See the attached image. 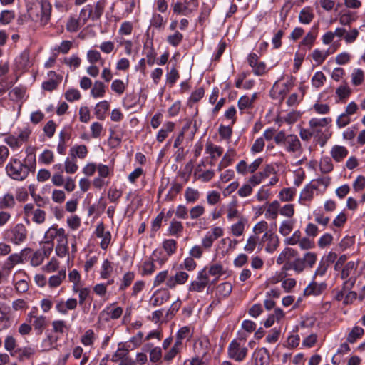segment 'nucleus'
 <instances>
[{
	"instance_id": "obj_3",
	"label": "nucleus",
	"mask_w": 365,
	"mask_h": 365,
	"mask_svg": "<svg viewBox=\"0 0 365 365\" xmlns=\"http://www.w3.org/2000/svg\"><path fill=\"white\" fill-rule=\"evenodd\" d=\"M247 348L241 346L236 339L230 342L227 349L229 357L236 361H243L247 355Z\"/></svg>"
},
{
	"instance_id": "obj_56",
	"label": "nucleus",
	"mask_w": 365,
	"mask_h": 365,
	"mask_svg": "<svg viewBox=\"0 0 365 365\" xmlns=\"http://www.w3.org/2000/svg\"><path fill=\"white\" fill-rule=\"evenodd\" d=\"M113 270L111 263L108 259H105L102 264V270L101 272V277L103 279H107L110 277Z\"/></svg>"
},
{
	"instance_id": "obj_51",
	"label": "nucleus",
	"mask_w": 365,
	"mask_h": 365,
	"mask_svg": "<svg viewBox=\"0 0 365 365\" xmlns=\"http://www.w3.org/2000/svg\"><path fill=\"white\" fill-rule=\"evenodd\" d=\"M16 346V341L12 336H7L4 341V348L10 352L11 356H14V349Z\"/></svg>"
},
{
	"instance_id": "obj_28",
	"label": "nucleus",
	"mask_w": 365,
	"mask_h": 365,
	"mask_svg": "<svg viewBox=\"0 0 365 365\" xmlns=\"http://www.w3.org/2000/svg\"><path fill=\"white\" fill-rule=\"evenodd\" d=\"M109 103L107 101H103L96 104L95 107V114L97 118L103 120L106 112L109 109Z\"/></svg>"
},
{
	"instance_id": "obj_20",
	"label": "nucleus",
	"mask_w": 365,
	"mask_h": 365,
	"mask_svg": "<svg viewBox=\"0 0 365 365\" xmlns=\"http://www.w3.org/2000/svg\"><path fill=\"white\" fill-rule=\"evenodd\" d=\"M317 182H310L307 186L302 190L300 194V200L309 201L313 198L314 191L317 190Z\"/></svg>"
},
{
	"instance_id": "obj_49",
	"label": "nucleus",
	"mask_w": 365,
	"mask_h": 365,
	"mask_svg": "<svg viewBox=\"0 0 365 365\" xmlns=\"http://www.w3.org/2000/svg\"><path fill=\"white\" fill-rule=\"evenodd\" d=\"M208 274L216 277V279L212 282V284H215L218 277L223 274V267L220 264H212L209 268Z\"/></svg>"
},
{
	"instance_id": "obj_16",
	"label": "nucleus",
	"mask_w": 365,
	"mask_h": 365,
	"mask_svg": "<svg viewBox=\"0 0 365 365\" xmlns=\"http://www.w3.org/2000/svg\"><path fill=\"white\" fill-rule=\"evenodd\" d=\"M253 356L255 357L256 365H264L265 363L269 361L270 358L269 351L264 347L256 349Z\"/></svg>"
},
{
	"instance_id": "obj_36",
	"label": "nucleus",
	"mask_w": 365,
	"mask_h": 365,
	"mask_svg": "<svg viewBox=\"0 0 365 365\" xmlns=\"http://www.w3.org/2000/svg\"><path fill=\"white\" fill-rule=\"evenodd\" d=\"M246 222L247 220L245 218L240 217L239 221L231 227L232 235L237 237L242 235L244 232L245 225Z\"/></svg>"
},
{
	"instance_id": "obj_33",
	"label": "nucleus",
	"mask_w": 365,
	"mask_h": 365,
	"mask_svg": "<svg viewBox=\"0 0 365 365\" xmlns=\"http://www.w3.org/2000/svg\"><path fill=\"white\" fill-rule=\"evenodd\" d=\"M155 258H149L146 259L142 265V275L148 276L151 275L155 270V265L154 264Z\"/></svg>"
},
{
	"instance_id": "obj_12",
	"label": "nucleus",
	"mask_w": 365,
	"mask_h": 365,
	"mask_svg": "<svg viewBox=\"0 0 365 365\" xmlns=\"http://www.w3.org/2000/svg\"><path fill=\"white\" fill-rule=\"evenodd\" d=\"M189 275L183 271L177 272L175 276L170 277L166 281V286L170 289L175 287L177 284H183L188 279Z\"/></svg>"
},
{
	"instance_id": "obj_31",
	"label": "nucleus",
	"mask_w": 365,
	"mask_h": 365,
	"mask_svg": "<svg viewBox=\"0 0 365 365\" xmlns=\"http://www.w3.org/2000/svg\"><path fill=\"white\" fill-rule=\"evenodd\" d=\"M279 209V202L277 200H274L270 204L268 205L267 209L266 210L265 217L267 218H272L273 220L276 219L278 215V212Z\"/></svg>"
},
{
	"instance_id": "obj_50",
	"label": "nucleus",
	"mask_w": 365,
	"mask_h": 365,
	"mask_svg": "<svg viewBox=\"0 0 365 365\" xmlns=\"http://www.w3.org/2000/svg\"><path fill=\"white\" fill-rule=\"evenodd\" d=\"M26 90L23 87H15L9 93L12 101H19L24 96Z\"/></svg>"
},
{
	"instance_id": "obj_11",
	"label": "nucleus",
	"mask_w": 365,
	"mask_h": 365,
	"mask_svg": "<svg viewBox=\"0 0 365 365\" xmlns=\"http://www.w3.org/2000/svg\"><path fill=\"white\" fill-rule=\"evenodd\" d=\"M29 317V322L32 323L36 334L41 335L47 324L46 317L44 316H35L32 313H30Z\"/></svg>"
},
{
	"instance_id": "obj_37",
	"label": "nucleus",
	"mask_w": 365,
	"mask_h": 365,
	"mask_svg": "<svg viewBox=\"0 0 365 365\" xmlns=\"http://www.w3.org/2000/svg\"><path fill=\"white\" fill-rule=\"evenodd\" d=\"M87 153V148L84 145L76 146L70 150V154L74 159L77 157L79 158H84L86 156Z\"/></svg>"
},
{
	"instance_id": "obj_15",
	"label": "nucleus",
	"mask_w": 365,
	"mask_h": 365,
	"mask_svg": "<svg viewBox=\"0 0 365 365\" xmlns=\"http://www.w3.org/2000/svg\"><path fill=\"white\" fill-rule=\"evenodd\" d=\"M306 266L303 261V259L301 257H296L294 260L292 262H287L283 265V269L289 270L293 269L297 273L302 272Z\"/></svg>"
},
{
	"instance_id": "obj_14",
	"label": "nucleus",
	"mask_w": 365,
	"mask_h": 365,
	"mask_svg": "<svg viewBox=\"0 0 365 365\" xmlns=\"http://www.w3.org/2000/svg\"><path fill=\"white\" fill-rule=\"evenodd\" d=\"M358 268V262L350 261L347 262L341 269V278L346 279L351 277H356V273Z\"/></svg>"
},
{
	"instance_id": "obj_32",
	"label": "nucleus",
	"mask_w": 365,
	"mask_h": 365,
	"mask_svg": "<svg viewBox=\"0 0 365 365\" xmlns=\"http://www.w3.org/2000/svg\"><path fill=\"white\" fill-rule=\"evenodd\" d=\"M93 14V6L90 4L86 5L81 10L79 14L78 19L81 22V25L86 24L88 20L91 18Z\"/></svg>"
},
{
	"instance_id": "obj_52",
	"label": "nucleus",
	"mask_w": 365,
	"mask_h": 365,
	"mask_svg": "<svg viewBox=\"0 0 365 365\" xmlns=\"http://www.w3.org/2000/svg\"><path fill=\"white\" fill-rule=\"evenodd\" d=\"M299 89L302 91V96L300 97L299 96V95L297 93H292L289 96V98L287 101V104L289 106H296L302 100V98L304 96V93H305V90H304V88H303L302 87Z\"/></svg>"
},
{
	"instance_id": "obj_17",
	"label": "nucleus",
	"mask_w": 365,
	"mask_h": 365,
	"mask_svg": "<svg viewBox=\"0 0 365 365\" xmlns=\"http://www.w3.org/2000/svg\"><path fill=\"white\" fill-rule=\"evenodd\" d=\"M364 334V329L359 326H354L348 333L346 341L350 344L355 343L357 340L361 339Z\"/></svg>"
},
{
	"instance_id": "obj_40",
	"label": "nucleus",
	"mask_w": 365,
	"mask_h": 365,
	"mask_svg": "<svg viewBox=\"0 0 365 365\" xmlns=\"http://www.w3.org/2000/svg\"><path fill=\"white\" fill-rule=\"evenodd\" d=\"M31 250L30 248L24 249L20 254H13L11 255L7 259L10 261L14 265H16L19 263H21L23 262V257L27 253H31Z\"/></svg>"
},
{
	"instance_id": "obj_18",
	"label": "nucleus",
	"mask_w": 365,
	"mask_h": 365,
	"mask_svg": "<svg viewBox=\"0 0 365 365\" xmlns=\"http://www.w3.org/2000/svg\"><path fill=\"white\" fill-rule=\"evenodd\" d=\"M327 284L325 283L318 284L315 282H311L304 289L306 295H319L325 290Z\"/></svg>"
},
{
	"instance_id": "obj_29",
	"label": "nucleus",
	"mask_w": 365,
	"mask_h": 365,
	"mask_svg": "<svg viewBox=\"0 0 365 365\" xmlns=\"http://www.w3.org/2000/svg\"><path fill=\"white\" fill-rule=\"evenodd\" d=\"M183 231V226L181 222L173 220L168 227L169 235L179 237Z\"/></svg>"
},
{
	"instance_id": "obj_63",
	"label": "nucleus",
	"mask_w": 365,
	"mask_h": 365,
	"mask_svg": "<svg viewBox=\"0 0 365 365\" xmlns=\"http://www.w3.org/2000/svg\"><path fill=\"white\" fill-rule=\"evenodd\" d=\"M53 160V153L50 150H45L39 157L40 162L44 164H51Z\"/></svg>"
},
{
	"instance_id": "obj_27",
	"label": "nucleus",
	"mask_w": 365,
	"mask_h": 365,
	"mask_svg": "<svg viewBox=\"0 0 365 365\" xmlns=\"http://www.w3.org/2000/svg\"><path fill=\"white\" fill-rule=\"evenodd\" d=\"M314 18L312 10L309 7L302 9L299 15V20L301 23L308 24Z\"/></svg>"
},
{
	"instance_id": "obj_7",
	"label": "nucleus",
	"mask_w": 365,
	"mask_h": 365,
	"mask_svg": "<svg viewBox=\"0 0 365 365\" xmlns=\"http://www.w3.org/2000/svg\"><path fill=\"white\" fill-rule=\"evenodd\" d=\"M170 292L166 289L156 290L150 299V304L153 307H158L166 302L170 298Z\"/></svg>"
},
{
	"instance_id": "obj_19",
	"label": "nucleus",
	"mask_w": 365,
	"mask_h": 365,
	"mask_svg": "<svg viewBox=\"0 0 365 365\" xmlns=\"http://www.w3.org/2000/svg\"><path fill=\"white\" fill-rule=\"evenodd\" d=\"M330 153L336 162H341L348 155V150L344 146L334 145Z\"/></svg>"
},
{
	"instance_id": "obj_47",
	"label": "nucleus",
	"mask_w": 365,
	"mask_h": 365,
	"mask_svg": "<svg viewBox=\"0 0 365 365\" xmlns=\"http://www.w3.org/2000/svg\"><path fill=\"white\" fill-rule=\"evenodd\" d=\"M81 26V22L78 19L71 16L66 23V29L70 32H76Z\"/></svg>"
},
{
	"instance_id": "obj_8",
	"label": "nucleus",
	"mask_w": 365,
	"mask_h": 365,
	"mask_svg": "<svg viewBox=\"0 0 365 365\" xmlns=\"http://www.w3.org/2000/svg\"><path fill=\"white\" fill-rule=\"evenodd\" d=\"M262 242H267L265 247V250L269 253L274 252L279 245L277 235L269 232H267L264 234L262 238Z\"/></svg>"
},
{
	"instance_id": "obj_5",
	"label": "nucleus",
	"mask_w": 365,
	"mask_h": 365,
	"mask_svg": "<svg viewBox=\"0 0 365 365\" xmlns=\"http://www.w3.org/2000/svg\"><path fill=\"white\" fill-rule=\"evenodd\" d=\"M208 282L209 279L206 269L205 268L198 272L197 279L190 284L189 291L200 292L208 284Z\"/></svg>"
},
{
	"instance_id": "obj_64",
	"label": "nucleus",
	"mask_w": 365,
	"mask_h": 365,
	"mask_svg": "<svg viewBox=\"0 0 365 365\" xmlns=\"http://www.w3.org/2000/svg\"><path fill=\"white\" fill-rule=\"evenodd\" d=\"M205 207L202 205H196L190 209V217L192 220H195L205 213Z\"/></svg>"
},
{
	"instance_id": "obj_39",
	"label": "nucleus",
	"mask_w": 365,
	"mask_h": 365,
	"mask_svg": "<svg viewBox=\"0 0 365 365\" xmlns=\"http://www.w3.org/2000/svg\"><path fill=\"white\" fill-rule=\"evenodd\" d=\"M105 85L101 81H96L91 91V95L94 98L103 97L105 94Z\"/></svg>"
},
{
	"instance_id": "obj_45",
	"label": "nucleus",
	"mask_w": 365,
	"mask_h": 365,
	"mask_svg": "<svg viewBox=\"0 0 365 365\" xmlns=\"http://www.w3.org/2000/svg\"><path fill=\"white\" fill-rule=\"evenodd\" d=\"M206 153H209L211 155V158H215V155L217 156H220L222 154L223 149L220 146L214 145L212 143H207L205 147Z\"/></svg>"
},
{
	"instance_id": "obj_38",
	"label": "nucleus",
	"mask_w": 365,
	"mask_h": 365,
	"mask_svg": "<svg viewBox=\"0 0 365 365\" xmlns=\"http://www.w3.org/2000/svg\"><path fill=\"white\" fill-rule=\"evenodd\" d=\"M364 79V73L362 69L357 68L354 70L351 73V83L354 86H358L362 84Z\"/></svg>"
},
{
	"instance_id": "obj_53",
	"label": "nucleus",
	"mask_w": 365,
	"mask_h": 365,
	"mask_svg": "<svg viewBox=\"0 0 365 365\" xmlns=\"http://www.w3.org/2000/svg\"><path fill=\"white\" fill-rule=\"evenodd\" d=\"M95 339V334L92 329L87 330L81 336V341L85 346H91Z\"/></svg>"
},
{
	"instance_id": "obj_2",
	"label": "nucleus",
	"mask_w": 365,
	"mask_h": 365,
	"mask_svg": "<svg viewBox=\"0 0 365 365\" xmlns=\"http://www.w3.org/2000/svg\"><path fill=\"white\" fill-rule=\"evenodd\" d=\"M27 233L26 227L19 223L6 232V238L15 245H20L27 238Z\"/></svg>"
},
{
	"instance_id": "obj_10",
	"label": "nucleus",
	"mask_w": 365,
	"mask_h": 365,
	"mask_svg": "<svg viewBox=\"0 0 365 365\" xmlns=\"http://www.w3.org/2000/svg\"><path fill=\"white\" fill-rule=\"evenodd\" d=\"M274 173L272 165H267L262 171L257 173L249 179V182L253 186L259 184L264 178L269 177L272 173Z\"/></svg>"
},
{
	"instance_id": "obj_46",
	"label": "nucleus",
	"mask_w": 365,
	"mask_h": 365,
	"mask_svg": "<svg viewBox=\"0 0 365 365\" xmlns=\"http://www.w3.org/2000/svg\"><path fill=\"white\" fill-rule=\"evenodd\" d=\"M66 277V271L62 270L56 275H53L50 277L48 284L51 287H56L61 284L62 280Z\"/></svg>"
},
{
	"instance_id": "obj_23",
	"label": "nucleus",
	"mask_w": 365,
	"mask_h": 365,
	"mask_svg": "<svg viewBox=\"0 0 365 365\" xmlns=\"http://www.w3.org/2000/svg\"><path fill=\"white\" fill-rule=\"evenodd\" d=\"M16 202L12 194L7 193L0 197V210L12 209L15 206Z\"/></svg>"
},
{
	"instance_id": "obj_30",
	"label": "nucleus",
	"mask_w": 365,
	"mask_h": 365,
	"mask_svg": "<svg viewBox=\"0 0 365 365\" xmlns=\"http://www.w3.org/2000/svg\"><path fill=\"white\" fill-rule=\"evenodd\" d=\"M351 93V90L347 85L346 82L339 86L336 89V94L340 101H344L349 97Z\"/></svg>"
},
{
	"instance_id": "obj_62",
	"label": "nucleus",
	"mask_w": 365,
	"mask_h": 365,
	"mask_svg": "<svg viewBox=\"0 0 365 365\" xmlns=\"http://www.w3.org/2000/svg\"><path fill=\"white\" fill-rule=\"evenodd\" d=\"M14 19V13L12 11L4 10L0 15V23L1 24H8Z\"/></svg>"
},
{
	"instance_id": "obj_24",
	"label": "nucleus",
	"mask_w": 365,
	"mask_h": 365,
	"mask_svg": "<svg viewBox=\"0 0 365 365\" xmlns=\"http://www.w3.org/2000/svg\"><path fill=\"white\" fill-rule=\"evenodd\" d=\"M210 346V341L207 337L203 336L200 338L195 343V349L198 351L199 354L205 356L207 354Z\"/></svg>"
},
{
	"instance_id": "obj_44",
	"label": "nucleus",
	"mask_w": 365,
	"mask_h": 365,
	"mask_svg": "<svg viewBox=\"0 0 365 365\" xmlns=\"http://www.w3.org/2000/svg\"><path fill=\"white\" fill-rule=\"evenodd\" d=\"M319 168L321 172L323 173H328L331 172L334 168L331 158L329 157H324L322 158L319 163Z\"/></svg>"
},
{
	"instance_id": "obj_22",
	"label": "nucleus",
	"mask_w": 365,
	"mask_h": 365,
	"mask_svg": "<svg viewBox=\"0 0 365 365\" xmlns=\"http://www.w3.org/2000/svg\"><path fill=\"white\" fill-rule=\"evenodd\" d=\"M16 63L19 69H25L31 66L29 51L24 50L16 59Z\"/></svg>"
},
{
	"instance_id": "obj_55",
	"label": "nucleus",
	"mask_w": 365,
	"mask_h": 365,
	"mask_svg": "<svg viewBox=\"0 0 365 365\" xmlns=\"http://www.w3.org/2000/svg\"><path fill=\"white\" fill-rule=\"evenodd\" d=\"M305 266L312 268L317 262V255L314 252H308L302 257Z\"/></svg>"
},
{
	"instance_id": "obj_35",
	"label": "nucleus",
	"mask_w": 365,
	"mask_h": 365,
	"mask_svg": "<svg viewBox=\"0 0 365 365\" xmlns=\"http://www.w3.org/2000/svg\"><path fill=\"white\" fill-rule=\"evenodd\" d=\"M185 198L187 203H194L200 198V192L196 189L187 187L185 192Z\"/></svg>"
},
{
	"instance_id": "obj_43",
	"label": "nucleus",
	"mask_w": 365,
	"mask_h": 365,
	"mask_svg": "<svg viewBox=\"0 0 365 365\" xmlns=\"http://www.w3.org/2000/svg\"><path fill=\"white\" fill-rule=\"evenodd\" d=\"M62 81V77H56V78H50L48 81L42 83V88L48 91H52L56 89Z\"/></svg>"
},
{
	"instance_id": "obj_42",
	"label": "nucleus",
	"mask_w": 365,
	"mask_h": 365,
	"mask_svg": "<svg viewBox=\"0 0 365 365\" xmlns=\"http://www.w3.org/2000/svg\"><path fill=\"white\" fill-rule=\"evenodd\" d=\"M326 76L322 71H317L314 73L313 77L312 78V85L316 88H319L323 86L326 81Z\"/></svg>"
},
{
	"instance_id": "obj_1",
	"label": "nucleus",
	"mask_w": 365,
	"mask_h": 365,
	"mask_svg": "<svg viewBox=\"0 0 365 365\" xmlns=\"http://www.w3.org/2000/svg\"><path fill=\"white\" fill-rule=\"evenodd\" d=\"M36 168V156L33 153L27 155L22 163L19 159L11 158L6 167L7 175L15 180H24L29 172H34Z\"/></svg>"
},
{
	"instance_id": "obj_26",
	"label": "nucleus",
	"mask_w": 365,
	"mask_h": 365,
	"mask_svg": "<svg viewBox=\"0 0 365 365\" xmlns=\"http://www.w3.org/2000/svg\"><path fill=\"white\" fill-rule=\"evenodd\" d=\"M60 228H58L56 225L51 227L44 235V244H53V240L57 238L60 234Z\"/></svg>"
},
{
	"instance_id": "obj_54",
	"label": "nucleus",
	"mask_w": 365,
	"mask_h": 365,
	"mask_svg": "<svg viewBox=\"0 0 365 365\" xmlns=\"http://www.w3.org/2000/svg\"><path fill=\"white\" fill-rule=\"evenodd\" d=\"M15 356H17L19 360L29 359L33 354V351L31 348L24 347L14 351Z\"/></svg>"
},
{
	"instance_id": "obj_6",
	"label": "nucleus",
	"mask_w": 365,
	"mask_h": 365,
	"mask_svg": "<svg viewBox=\"0 0 365 365\" xmlns=\"http://www.w3.org/2000/svg\"><path fill=\"white\" fill-rule=\"evenodd\" d=\"M284 146L289 153L301 155L303 152L300 140L296 135H288Z\"/></svg>"
},
{
	"instance_id": "obj_60",
	"label": "nucleus",
	"mask_w": 365,
	"mask_h": 365,
	"mask_svg": "<svg viewBox=\"0 0 365 365\" xmlns=\"http://www.w3.org/2000/svg\"><path fill=\"white\" fill-rule=\"evenodd\" d=\"M237 106L240 110L252 108L253 107L252 103L250 101V97L245 95L240 98Z\"/></svg>"
},
{
	"instance_id": "obj_21",
	"label": "nucleus",
	"mask_w": 365,
	"mask_h": 365,
	"mask_svg": "<svg viewBox=\"0 0 365 365\" xmlns=\"http://www.w3.org/2000/svg\"><path fill=\"white\" fill-rule=\"evenodd\" d=\"M331 121V119L330 118H312L309 122V125L312 130H314L316 134H318L320 130L317 129V127H325L329 123H330Z\"/></svg>"
},
{
	"instance_id": "obj_25",
	"label": "nucleus",
	"mask_w": 365,
	"mask_h": 365,
	"mask_svg": "<svg viewBox=\"0 0 365 365\" xmlns=\"http://www.w3.org/2000/svg\"><path fill=\"white\" fill-rule=\"evenodd\" d=\"M232 291V285L228 282L221 283L217 287V295L220 297L226 298L229 297Z\"/></svg>"
},
{
	"instance_id": "obj_4",
	"label": "nucleus",
	"mask_w": 365,
	"mask_h": 365,
	"mask_svg": "<svg viewBox=\"0 0 365 365\" xmlns=\"http://www.w3.org/2000/svg\"><path fill=\"white\" fill-rule=\"evenodd\" d=\"M198 6L197 0L185 1V3L176 2L173 5V12L177 14L187 16Z\"/></svg>"
},
{
	"instance_id": "obj_61",
	"label": "nucleus",
	"mask_w": 365,
	"mask_h": 365,
	"mask_svg": "<svg viewBox=\"0 0 365 365\" xmlns=\"http://www.w3.org/2000/svg\"><path fill=\"white\" fill-rule=\"evenodd\" d=\"M257 241H258V237L257 235H255L250 236L247 239V241L244 247V250L249 253L252 252L256 247Z\"/></svg>"
},
{
	"instance_id": "obj_9",
	"label": "nucleus",
	"mask_w": 365,
	"mask_h": 365,
	"mask_svg": "<svg viewBox=\"0 0 365 365\" xmlns=\"http://www.w3.org/2000/svg\"><path fill=\"white\" fill-rule=\"evenodd\" d=\"M41 15L36 14V17H39L40 23L42 25L48 24L51 19L52 6L48 0H41L40 1Z\"/></svg>"
},
{
	"instance_id": "obj_59",
	"label": "nucleus",
	"mask_w": 365,
	"mask_h": 365,
	"mask_svg": "<svg viewBox=\"0 0 365 365\" xmlns=\"http://www.w3.org/2000/svg\"><path fill=\"white\" fill-rule=\"evenodd\" d=\"M294 191L292 188H284L279 192V198L282 201H291L294 195Z\"/></svg>"
},
{
	"instance_id": "obj_34",
	"label": "nucleus",
	"mask_w": 365,
	"mask_h": 365,
	"mask_svg": "<svg viewBox=\"0 0 365 365\" xmlns=\"http://www.w3.org/2000/svg\"><path fill=\"white\" fill-rule=\"evenodd\" d=\"M163 248L166 252L168 256H171L177 250V242L173 239L165 240L163 242Z\"/></svg>"
},
{
	"instance_id": "obj_57",
	"label": "nucleus",
	"mask_w": 365,
	"mask_h": 365,
	"mask_svg": "<svg viewBox=\"0 0 365 365\" xmlns=\"http://www.w3.org/2000/svg\"><path fill=\"white\" fill-rule=\"evenodd\" d=\"M105 7V4L103 1H99L96 2L95 5L94 10L93 9V16L92 20L95 21L98 19L101 15L103 14V10Z\"/></svg>"
},
{
	"instance_id": "obj_48",
	"label": "nucleus",
	"mask_w": 365,
	"mask_h": 365,
	"mask_svg": "<svg viewBox=\"0 0 365 365\" xmlns=\"http://www.w3.org/2000/svg\"><path fill=\"white\" fill-rule=\"evenodd\" d=\"M293 227V220H284L282 222L279 228V232L283 236H287L292 232Z\"/></svg>"
},
{
	"instance_id": "obj_13",
	"label": "nucleus",
	"mask_w": 365,
	"mask_h": 365,
	"mask_svg": "<svg viewBox=\"0 0 365 365\" xmlns=\"http://www.w3.org/2000/svg\"><path fill=\"white\" fill-rule=\"evenodd\" d=\"M298 256V252L292 248H285L278 256L277 263L278 264L292 262V259H295Z\"/></svg>"
},
{
	"instance_id": "obj_58",
	"label": "nucleus",
	"mask_w": 365,
	"mask_h": 365,
	"mask_svg": "<svg viewBox=\"0 0 365 365\" xmlns=\"http://www.w3.org/2000/svg\"><path fill=\"white\" fill-rule=\"evenodd\" d=\"M183 36L179 31H175L174 34L168 36V42L173 46H178L182 41Z\"/></svg>"
},
{
	"instance_id": "obj_41",
	"label": "nucleus",
	"mask_w": 365,
	"mask_h": 365,
	"mask_svg": "<svg viewBox=\"0 0 365 365\" xmlns=\"http://www.w3.org/2000/svg\"><path fill=\"white\" fill-rule=\"evenodd\" d=\"M182 189V185L180 183L175 182L172 185L168 193L165 196V200L168 201H173L177 194H178Z\"/></svg>"
}]
</instances>
